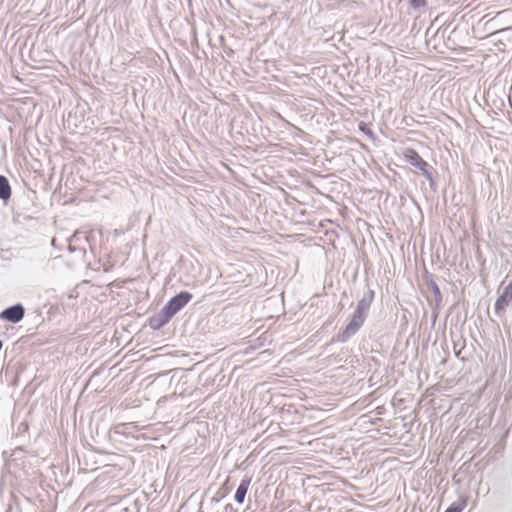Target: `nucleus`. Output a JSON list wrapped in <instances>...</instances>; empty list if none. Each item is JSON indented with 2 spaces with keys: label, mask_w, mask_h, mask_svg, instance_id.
Masks as SVG:
<instances>
[{
  "label": "nucleus",
  "mask_w": 512,
  "mask_h": 512,
  "mask_svg": "<svg viewBox=\"0 0 512 512\" xmlns=\"http://www.w3.org/2000/svg\"><path fill=\"white\" fill-rule=\"evenodd\" d=\"M92 234L88 231L76 230L68 239L67 249L70 253H79L84 259L87 247H91L90 238Z\"/></svg>",
  "instance_id": "f03ea898"
},
{
  "label": "nucleus",
  "mask_w": 512,
  "mask_h": 512,
  "mask_svg": "<svg viewBox=\"0 0 512 512\" xmlns=\"http://www.w3.org/2000/svg\"><path fill=\"white\" fill-rule=\"evenodd\" d=\"M358 128L361 132H363L365 135H367L369 138H374L373 131L365 124L364 122H360L358 125Z\"/></svg>",
  "instance_id": "ddd939ff"
},
{
  "label": "nucleus",
  "mask_w": 512,
  "mask_h": 512,
  "mask_svg": "<svg viewBox=\"0 0 512 512\" xmlns=\"http://www.w3.org/2000/svg\"><path fill=\"white\" fill-rule=\"evenodd\" d=\"M512 300V280L510 283L503 289L502 293L497 297L494 304V312L497 316H501L502 312L509 305V302Z\"/></svg>",
  "instance_id": "6e6552de"
},
{
  "label": "nucleus",
  "mask_w": 512,
  "mask_h": 512,
  "mask_svg": "<svg viewBox=\"0 0 512 512\" xmlns=\"http://www.w3.org/2000/svg\"><path fill=\"white\" fill-rule=\"evenodd\" d=\"M409 5L414 9H420L426 5L425 0H408Z\"/></svg>",
  "instance_id": "4468645a"
},
{
  "label": "nucleus",
  "mask_w": 512,
  "mask_h": 512,
  "mask_svg": "<svg viewBox=\"0 0 512 512\" xmlns=\"http://www.w3.org/2000/svg\"><path fill=\"white\" fill-rule=\"evenodd\" d=\"M25 316V307L22 303H16L8 306L0 312V319L9 323L17 324L23 320Z\"/></svg>",
  "instance_id": "20e7f679"
},
{
  "label": "nucleus",
  "mask_w": 512,
  "mask_h": 512,
  "mask_svg": "<svg viewBox=\"0 0 512 512\" xmlns=\"http://www.w3.org/2000/svg\"><path fill=\"white\" fill-rule=\"evenodd\" d=\"M251 483V477L244 476L236 489L234 500L238 504H243L245 501L246 494L248 492Z\"/></svg>",
  "instance_id": "1a4fd4ad"
},
{
  "label": "nucleus",
  "mask_w": 512,
  "mask_h": 512,
  "mask_svg": "<svg viewBox=\"0 0 512 512\" xmlns=\"http://www.w3.org/2000/svg\"><path fill=\"white\" fill-rule=\"evenodd\" d=\"M193 298L192 293L188 291H180L173 297H171L163 308L174 317L179 311H181Z\"/></svg>",
  "instance_id": "7ed1b4c3"
},
{
  "label": "nucleus",
  "mask_w": 512,
  "mask_h": 512,
  "mask_svg": "<svg viewBox=\"0 0 512 512\" xmlns=\"http://www.w3.org/2000/svg\"><path fill=\"white\" fill-rule=\"evenodd\" d=\"M173 317L162 307L156 314L147 319V325L154 331L160 330Z\"/></svg>",
  "instance_id": "0eeeda50"
},
{
  "label": "nucleus",
  "mask_w": 512,
  "mask_h": 512,
  "mask_svg": "<svg viewBox=\"0 0 512 512\" xmlns=\"http://www.w3.org/2000/svg\"><path fill=\"white\" fill-rule=\"evenodd\" d=\"M436 173V170L431 167L426 172L422 173V175L428 180L429 186L433 191L437 190V184L434 178V174Z\"/></svg>",
  "instance_id": "f8f14e48"
},
{
  "label": "nucleus",
  "mask_w": 512,
  "mask_h": 512,
  "mask_svg": "<svg viewBox=\"0 0 512 512\" xmlns=\"http://www.w3.org/2000/svg\"><path fill=\"white\" fill-rule=\"evenodd\" d=\"M404 158L407 163L419 169L421 173L426 172L428 169L432 167L420 156V154L415 149L412 148L406 149V151L404 152Z\"/></svg>",
  "instance_id": "39448f33"
},
{
  "label": "nucleus",
  "mask_w": 512,
  "mask_h": 512,
  "mask_svg": "<svg viewBox=\"0 0 512 512\" xmlns=\"http://www.w3.org/2000/svg\"><path fill=\"white\" fill-rule=\"evenodd\" d=\"M2 347H3V341L0 340V351L2 350Z\"/></svg>",
  "instance_id": "2eb2a0df"
},
{
  "label": "nucleus",
  "mask_w": 512,
  "mask_h": 512,
  "mask_svg": "<svg viewBox=\"0 0 512 512\" xmlns=\"http://www.w3.org/2000/svg\"><path fill=\"white\" fill-rule=\"evenodd\" d=\"M425 278L427 279L428 285H429V287L433 293V296H434L433 319L435 320L438 317L439 310L442 305V300H443L442 294H441V290H440L438 284L436 283V281L434 279L433 274L426 272Z\"/></svg>",
  "instance_id": "423d86ee"
},
{
  "label": "nucleus",
  "mask_w": 512,
  "mask_h": 512,
  "mask_svg": "<svg viewBox=\"0 0 512 512\" xmlns=\"http://www.w3.org/2000/svg\"><path fill=\"white\" fill-rule=\"evenodd\" d=\"M374 296L375 291L370 288L363 294L362 298L357 302L356 308L352 313L350 321L347 323L345 328L337 334L335 339L337 342H347L360 330L368 316V312L374 300Z\"/></svg>",
  "instance_id": "f257e3e1"
},
{
  "label": "nucleus",
  "mask_w": 512,
  "mask_h": 512,
  "mask_svg": "<svg viewBox=\"0 0 512 512\" xmlns=\"http://www.w3.org/2000/svg\"><path fill=\"white\" fill-rule=\"evenodd\" d=\"M12 189L8 178L0 174V200L7 203L11 199Z\"/></svg>",
  "instance_id": "9d476101"
},
{
  "label": "nucleus",
  "mask_w": 512,
  "mask_h": 512,
  "mask_svg": "<svg viewBox=\"0 0 512 512\" xmlns=\"http://www.w3.org/2000/svg\"><path fill=\"white\" fill-rule=\"evenodd\" d=\"M467 498L460 497L457 501L453 502L444 512H462L467 506Z\"/></svg>",
  "instance_id": "9b49d317"
}]
</instances>
